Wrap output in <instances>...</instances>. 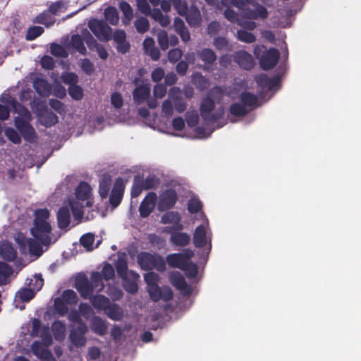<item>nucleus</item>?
Instances as JSON below:
<instances>
[{"label": "nucleus", "mask_w": 361, "mask_h": 361, "mask_svg": "<svg viewBox=\"0 0 361 361\" xmlns=\"http://www.w3.org/2000/svg\"><path fill=\"white\" fill-rule=\"evenodd\" d=\"M68 318L71 321L75 322V326L70 334L71 343L77 347L83 346L86 342L84 337V334L87 331L86 324L81 322L80 315L76 312H71L68 315Z\"/></svg>", "instance_id": "nucleus-11"}, {"label": "nucleus", "mask_w": 361, "mask_h": 361, "mask_svg": "<svg viewBox=\"0 0 361 361\" xmlns=\"http://www.w3.org/2000/svg\"><path fill=\"white\" fill-rule=\"evenodd\" d=\"M80 245L87 252L92 251L97 248L100 243L99 240H98L96 243H94V235L90 233L84 234L80 238Z\"/></svg>", "instance_id": "nucleus-31"}, {"label": "nucleus", "mask_w": 361, "mask_h": 361, "mask_svg": "<svg viewBox=\"0 0 361 361\" xmlns=\"http://www.w3.org/2000/svg\"><path fill=\"white\" fill-rule=\"evenodd\" d=\"M25 284L28 286L27 288L33 290L35 293L42 288L44 280L41 275L35 274L32 278L27 279Z\"/></svg>", "instance_id": "nucleus-39"}, {"label": "nucleus", "mask_w": 361, "mask_h": 361, "mask_svg": "<svg viewBox=\"0 0 361 361\" xmlns=\"http://www.w3.org/2000/svg\"><path fill=\"white\" fill-rule=\"evenodd\" d=\"M0 257L8 262L16 259L17 251L11 243L6 241L0 244Z\"/></svg>", "instance_id": "nucleus-25"}, {"label": "nucleus", "mask_w": 361, "mask_h": 361, "mask_svg": "<svg viewBox=\"0 0 361 361\" xmlns=\"http://www.w3.org/2000/svg\"><path fill=\"white\" fill-rule=\"evenodd\" d=\"M180 217L178 213L168 212L161 216V222L164 224H172L174 229L180 230L183 226L180 224Z\"/></svg>", "instance_id": "nucleus-26"}, {"label": "nucleus", "mask_w": 361, "mask_h": 361, "mask_svg": "<svg viewBox=\"0 0 361 361\" xmlns=\"http://www.w3.org/2000/svg\"><path fill=\"white\" fill-rule=\"evenodd\" d=\"M200 57L207 63H212L216 59V56L211 49H204L200 54Z\"/></svg>", "instance_id": "nucleus-58"}, {"label": "nucleus", "mask_w": 361, "mask_h": 361, "mask_svg": "<svg viewBox=\"0 0 361 361\" xmlns=\"http://www.w3.org/2000/svg\"><path fill=\"white\" fill-rule=\"evenodd\" d=\"M212 131L213 130L210 127L207 128L197 127L195 129V137L200 139L207 137L212 134Z\"/></svg>", "instance_id": "nucleus-62"}, {"label": "nucleus", "mask_w": 361, "mask_h": 361, "mask_svg": "<svg viewBox=\"0 0 361 361\" xmlns=\"http://www.w3.org/2000/svg\"><path fill=\"white\" fill-rule=\"evenodd\" d=\"M53 332L54 337L58 341H61L65 338L66 327L61 322H56L53 324Z\"/></svg>", "instance_id": "nucleus-46"}, {"label": "nucleus", "mask_w": 361, "mask_h": 361, "mask_svg": "<svg viewBox=\"0 0 361 361\" xmlns=\"http://www.w3.org/2000/svg\"><path fill=\"white\" fill-rule=\"evenodd\" d=\"M91 196V188L90 186L85 183H81L75 190V198L71 197L73 203L75 204H78L79 206L82 204V209L85 206L90 207L92 205V201L90 199Z\"/></svg>", "instance_id": "nucleus-17"}, {"label": "nucleus", "mask_w": 361, "mask_h": 361, "mask_svg": "<svg viewBox=\"0 0 361 361\" xmlns=\"http://www.w3.org/2000/svg\"><path fill=\"white\" fill-rule=\"evenodd\" d=\"M53 221L47 209H39L34 214L33 225L30 233L34 238H27L22 233H16L14 240L18 245L22 255L39 257L44 252L43 245L55 243L59 235L52 233Z\"/></svg>", "instance_id": "nucleus-1"}, {"label": "nucleus", "mask_w": 361, "mask_h": 361, "mask_svg": "<svg viewBox=\"0 0 361 361\" xmlns=\"http://www.w3.org/2000/svg\"><path fill=\"white\" fill-rule=\"evenodd\" d=\"M157 40L160 47L166 50L169 47V37L164 30H160L157 34Z\"/></svg>", "instance_id": "nucleus-54"}, {"label": "nucleus", "mask_w": 361, "mask_h": 361, "mask_svg": "<svg viewBox=\"0 0 361 361\" xmlns=\"http://www.w3.org/2000/svg\"><path fill=\"white\" fill-rule=\"evenodd\" d=\"M154 6L160 4L164 12L168 13L171 11V4L168 0H149ZM137 6L139 11L147 16H150L154 20L157 21L162 27H166L170 23L168 16L164 15L161 10L156 8L151 9L148 0H137Z\"/></svg>", "instance_id": "nucleus-4"}, {"label": "nucleus", "mask_w": 361, "mask_h": 361, "mask_svg": "<svg viewBox=\"0 0 361 361\" xmlns=\"http://www.w3.org/2000/svg\"><path fill=\"white\" fill-rule=\"evenodd\" d=\"M124 186L125 181L122 178H118L116 180L109 198V202L113 207H116L120 204L124 191Z\"/></svg>", "instance_id": "nucleus-22"}, {"label": "nucleus", "mask_w": 361, "mask_h": 361, "mask_svg": "<svg viewBox=\"0 0 361 361\" xmlns=\"http://www.w3.org/2000/svg\"><path fill=\"white\" fill-rule=\"evenodd\" d=\"M59 78L61 81L63 82L69 87H71V85L77 84L78 82V78L77 75L73 73L65 72L61 75V78Z\"/></svg>", "instance_id": "nucleus-50"}, {"label": "nucleus", "mask_w": 361, "mask_h": 361, "mask_svg": "<svg viewBox=\"0 0 361 361\" xmlns=\"http://www.w3.org/2000/svg\"><path fill=\"white\" fill-rule=\"evenodd\" d=\"M246 107L243 104L235 103L230 108V114L233 116H243L246 113Z\"/></svg>", "instance_id": "nucleus-56"}, {"label": "nucleus", "mask_w": 361, "mask_h": 361, "mask_svg": "<svg viewBox=\"0 0 361 361\" xmlns=\"http://www.w3.org/2000/svg\"><path fill=\"white\" fill-rule=\"evenodd\" d=\"M113 37L118 44V50L121 53H126L129 49V45L126 42V32L123 30H117L114 33Z\"/></svg>", "instance_id": "nucleus-33"}, {"label": "nucleus", "mask_w": 361, "mask_h": 361, "mask_svg": "<svg viewBox=\"0 0 361 361\" xmlns=\"http://www.w3.org/2000/svg\"><path fill=\"white\" fill-rule=\"evenodd\" d=\"M34 112L37 114L39 122L45 127H50L58 122V117L50 111L47 108L44 107L42 109H35Z\"/></svg>", "instance_id": "nucleus-21"}, {"label": "nucleus", "mask_w": 361, "mask_h": 361, "mask_svg": "<svg viewBox=\"0 0 361 361\" xmlns=\"http://www.w3.org/2000/svg\"><path fill=\"white\" fill-rule=\"evenodd\" d=\"M51 78L53 79V85L51 87L52 94L59 98L64 97L66 95V90L60 84L61 80L59 77L53 73Z\"/></svg>", "instance_id": "nucleus-35"}, {"label": "nucleus", "mask_w": 361, "mask_h": 361, "mask_svg": "<svg viewBox=\"0 0 361 361\" xmlns=\"http://www.w3.org/2000/svg\"><path fill=\"white\" fill-rule=\"evenodd\" d=\"M183 270L185 271L187 276L190 278H195L198 273L197 266L194 264L189 263L188 262H187L185 269H183Z\"/></svg>", "instance_id": "nucleus-64"}, {"label": "nucleus", "mask_w": 361, "mask_h": 361, "mask_svg": "<svg viewBox=\"0 0 361 361\" xmlns=\"http://www.w3.org/2000/svg\"><path fill=\"white\" fill-rule=\"evenodd\" d=\"M90 326L92 330L98 335L104 334L107 330V325L105 322L97 317H93Z\"/></svg>", "instance_id": "nucleus-37"}, {"label": "nucleus", "mask_w": 361, "mask_h": 361, "mask_svg": "<svg viewBox=\"0 0 361 361\" xmlns=\"http://www.w3.org/2000/svg\"><path fill=\"white\" fill-rule=\"evenodd\" d=\"M111 186V178L109 176H104L99 183V194L102 198L106 197Z\"/></svg>", "instance_id": "nucleus-44"}, {"label": "nucleus", "mask_w": 361, "mask_h": 361, "mask_svg": "<svg viewBox=\"0 0 361 361\" xmlns=\"http://www.w3.org/2000/svg\"><path fill=\"white\" fill-rule=\"evenodd\" d=\"M192 82L198 87L203 89L207 87V80L201 75L195 73L192 76Z\"/></svg>", "instance_id": "nucleus-63"}, {"label": "nucleus", "mask_w": 361, "mask_h": 361, "mask_svg": "<svg viewBox=\"0 0 361 361\" xmlns=\"http://www.w3.org/2000/svg\"><path fill=\"white\" fill-rule=\"evenodd\" d=\"M33 86L36 92L42 97H48L51 93V87L48 82L42 78H36L33 82Z\"/></svg>", "instance_id": "nucleus-30"}, {"label": "nucleus", "mask_w": 361, "mask_h": 361, "mask_svg": "<svg viewBox=\"0 0 361 361\" xmlns=\"http://www.w3.org/2000/svg\"><path fill=\"white\" fill-rule=\"evenodd\" d=\"M202 208V204L199 199L191 198L188 202V210L192 213L198 212Z\"/></svg>", "instance_id": "nucleus-60"}, {"label": "nucleus", "mask_w": 361, "mask_h": 361, "mask_svg": "<svg viewBox=\"0 0 361 361\" xmlns=\"http://www.w3.org/2000/svg\"><path fill=\"white\" fill-rule=\"evenodd\" d=\"M135 26L137 32L143 33L148 30L149 27V23L147 18L144 17H140L135 22Z\"/></svg>", "instance_id": "nucleus-51"}, {"label": "nucleus", "mask_w": 361, "mask_h": 361, "mask_svg": "<svg viewBox=\"0 0 361 361\" xmlns=\"http://www.w3.org/2000/svg\"><path fill=\"white\" fill-rule=\"evenodd\" d=\"M198 119V114L195 111H188L186 114L187 123L190 127H195L197 124Z\"/></svg>", "instance_id": "nucleus-61"}, {"label": "nucleus", "mask_w": 361, "mask_h": 361, "mask_svg": "<svg viewBox=\"0 0 361 361\" xmlns=\"http://www.w3.org/2000/svg\"><path fill=\"white\" fill-rule=\"evenodd\" d=\"M228 95L232 98H235L238 96L240 97L243 105L246 106H256L257 105V98L252 94L244 92V86L235 85L231 89Z\"/></svg>", "instance_id": "nucleus-16"}, {"label": "nucleus", "mask_w": 361, "mask_h": 361, "mask_svg": "<svg viewBox=\"0 0 361 361\" xmlns=\"http://www.w3.org/2000/svg\"><path fill=\"white\" fill-rule=\"evenodd\" d=\"M116 267L118 275L123 280L125 290L130 293L137 292V280L139 278V275L133 271H128L127 269V263L122 257H119L116 264Z\"/></svg>", "instance_id": "nucleus-10"}, {"label": "nucleus", "mask_w": 361, "mask_h": 361, "mask_svg": "<svg viewBox=\"0 0 361 361\" xmlns=\"http://www.w3.org/2000/svg\"><path fill=\"white\" fill-rule=\"evenodd\" d=\"M171 240L177 245H185L190 241V236L184 233H178L172 235Z\"/></svg>", "instance_id": "nucleus-47"}, {"label": "nucleus", "mask_w": 361, "mask_h": 361, "mask_svg": "<svg viewBox=\"0 0 361 361\" xmlns=\"http://www.w3.org/2000/svg\"><path fill=\"white\" fill-rule=\"evenodd\" d=\"M77 302L76 293L71 290H65L61 297L55 300L56 311L61 315H64L68 312L73 305Z\"/></svg>", "instance_id": "nucleus-12"}, {"label": "nucleus", "mask_w": 361, "mask_h": 361, "mask_svg": "<svg viewBox=\"0 0 361 361\" xmlns=\"http://www.w3.org/2000/svg\"><path fill=\"white\" fill-rule=\"evenodd\" d=\"M150 92L149 85L147 82L137 85L133 92L135 102L138 104L142 103L149 96Z\"/></svg>", "instance_id": "nucleus-28"}, {"label": "nucleus", "mask_w": 361, "mask_h": 361, "mask_svg": "<svg viewBox=\"0 0 361 361\" xmlns=\"http://www.w3.org/2000/svg\"><path fill=\"white\" fill-rule=\"evenodd\" d=\"M94 293H97L96 291H94L89 297L87 298H90L91 300V302L92 305L98 310H104L105 308L109 305L110 302L109 300L103 295H95L92 297Z\"/></svg>", "instance_id": "nucleus-36"}, {"label": "nucleus", "mask_w": 361, "mask_h": 361, "mask_svg": "<svg viewBox=\"0 0 361 361\" xmlns=\"http://www.w3.org/2000/svg\"><path fill=\"white\" fill-rule=\"evenodd\" d=\"M35 293L33 290L30 288H22L19 290L16 295V300L19 299L23 302H28L34 296Z\"/></svg>", "instance_id": "nucleus-45"}, {"label": "nucleus", "mask_w": 361, "mask_h": 361, "mask_svg": "<svg viewBox=\"0 0 361 361\" xmlns=\"http://www.w3.org/2000/svg\"><path fill=\"white\" fill-rule=\"evenodd\" d=\"M171 5L173 4L174 8L178 14H184L186 11L187 4L182 0H168Z\"/></svg>", "instance_id": "nucleus-57"}, {"label": "nucleus", "mask_w": 361, "mask_h": 361, "mask_svg": "<svg viewBox=\"0 0 361 361\" xmlns=\"http://www.w3.org/2000/svg\"><path fill=\"white\" fill-rule=\"evenodd\" d=\"M104 311L113 320H120L123 317V310L117 305L109 303Z\"/></svg>", "instance_id": "nucleus-38"}, {"label": "nucleus", "mask_w": 361, "mask_h": 361, "mask_svg": "<svg viewBox=\"0 0 361 361\" xmlns=\"http://www.w3.org/2000/svg\"><path fill=\"white\" fill-rule=\"evenodd\" d=\"M279 53L276 49L267 50L260 59V65L264 70L273 68L278 62Z\"/></svg>", "instance_id": "nucleus-23"}, {"label": "nucleus", "mask_w": 361, "mask_h": 361, "mask_svg": "<svg viewBox=\"0 0 361 361\" xmlns=\"http://www.w3.org/2000/svg\"><path fill=\"white\" fill-rule=\"evenodd\" d=\"M268 12L265 7L257 4L255 11H249L245 12L243 15L239 18L234 11L227 9L225 11V17L231 22H237L239 25L248 30H254L257 25L251 20L257 18H266Z\"/></svg>", "instance_id": "nucleus-5"}, {"label": "nucleus", "mask_w": 361, "mask_h": 361, "mask_svg": "<svg viewBox=\"0 0 361 361\" xmlns=\"http://www.w3.org/2000/svg\"><path fill=\"white\" fill-rule=\"evenodd\" d=\"M202 222L198 225L193 234V243L195 247L204 249L207 255L212 249V233L209 228V221L202 213L200 214Z\"/></svg>", "instance_id": "nucleus-8"}, {"label": "nucleus", "mask_w": 361, "mask_h": 361, "mask_svg": "<svg viewBox=\"0 0 361 361\" xmlns=\"http://www.w3.org/2000/svg\"><path fill=\"white\" fill-rule=\"evenodd\" d=\"M84 42L90 49L92 48V43L94 42V39L87 30H83L81 35H74L72 37L69 47L75 49L80 54H85L86 51Z\"/></svg>", "instance_id": "nucleus-13"}, {"label": "nucleus", "mask_w": 361, "mask_h": 361, "mask_svg": "<svg viewBox=\"0 0 361 361\" xmlns=\"http://www.w3.org/2000/svg\"><path fill=\"white\" fill-rule=\"evenodd\" d=\"M143 49L145 53L151 56L153 60H158L160 56L159 51L154 46V41L151 37H147L143 42Z\"/></svg>", "instance_id": "nucleus-32"}, {"label": "nucleus", "mask_w": 361, "mask_h": 361, "mask_svg": "<svg viewBox=\"0 0 361 361\" xmlns=\"http://www.w3.org/2000/svg\"><path fill=\"white\" fill-rule=\"evenodd\" d=\"M70 210H71L76 221H80L83 216L82 204L80 206L75 204L72 199H68L63 203L57 214L58 226L61 229H66L69 226L71 222Z\"/></svg>", "instance_id": "nucleus-9"}, {"label": "nucleus", "mask_w": 361, "mask_h": 361, "mask_svg": "<svg viewBox=\"0 0 361 361\" xmlns=\"http://www.w3.org/2000/svg\"><path fill=\"white\" fill-rule=\"evenodd\" d=\"M192 255V251L187 250L183 253L172 254L169 255L167 257V262L169 266L183 269H185L187 262Z\"/></svg>", "instance_id": "nucleus-20"}, {"label": "nucleus", "mask_w": 361, "mask_h": 361, "mask_svg": "<svg viewBox=\"0 0 361 361\" xmlns=\"http://www.w3.org/2000/svg\"><path fill=\"white\" fill-rule=\"evenodd\" d=\"M174 27L176 31L180 35L184 42H188L190 38V34L184 25L183 21L180 18H176L174 20Z\"/></svg>", "instance_id": "nucleus-41"}, {"label": "nucleus", "mask_w": 361, "mask_h": 361, "mask_svg": "<svg viewBox=\"0 0 361 361\" xmlns=\"http://www.w3.org/2000/svg\"><path fill=\"white\" fill-rule=\"evenodd\" d=\"M237 37L239 40L246 43H251L255 40V37L252 33L244 30H239Z\"/></svg>", "instance_id": "nucleus-55"}, {"label": "nucleus", "mask_w": 361, "mask_h": 361, "mask_svg": "<svg viewBox=\"0 0 361 361\" xmlns=\"http://www.w3.org/2000/svg\"><path fill=\"white\" fill-rule=\"evenodd\" d=\"M105 20L113 25H116L119 20V14L116 8L112 6L107 7L104 12Z\"/></svg>", "instance_id": "nucleus-42"}, {"label": "nucleus", "mask_w": 361, "mask_h": 361, "mask_svg": "<svg viewBox=\"0 0 361 361\" xmlns=\"http://www.w3.org/2000/svg\"><path fill=\"white\" fill-rule=\"evenodd\" d=\"M235 61L245 69L251 68L254 64L252 56L244 51H240L235 54Z\"/></svg>", "instance_id": "nucleus-27"}, {"label": "nucleus", "mask_w": 361, "mask_h": 361, "mask_svg": "<svg viewBox=\"0 0 361 361\" xmlns=\"http://www.w3.org/2000/svg\"><path fill=\"white\" fill-rule=\"evenodd\" d=\"M180 91L178 88L173 87L170 90L169 96L171 99L173 100L174 108L178 113H181L186 109V104L185 102L179 98Z\"/></svg>", "instance_id": "nucleus-29"}, {"label": "nucleus", "mask_w": 361, "mask_h": 361, "mask_svg": "<svg viewBox=\"0 0 361 361\" xmlns=\"http://www.w3.org/2000/svg\"><path fill=\"white\" fill-rule=\"evenodd\" d=\"M257 84L262 87L264 90L276 91L280 87L279 78H268L265 75H260L256 78Z\"/></svg>", "instance_id": "nucleus-24"}, {"label": "nucleus", "mask_w": 361, "mask_h": 361, "mask_svg": "<svg viewBox=\"0 0 361 361\" xmlns=\"http://www.w3.org/2000/svg\"><path fill=\"white\" fill-rule=\"evenodd\" d=\"M220 92L218 87L213 89L201 104V116L207 126L213 124L224 114L221 109L216 111L214 109V99H217L216 94H220Z\"/></svg>", "instance_id": "nucleus-6"}, {"label": "nucleus", "mask_w": 361, "mask_h": 361, "mask_svg": "<svg viewBox=\"0 0 361 361\" xmlns=\"http://www.w3.org/2000/svg\"><path fill=\"white\" fill-rule=\"evenodd\" d=\"M171 282L178 289L185 293H189L190 288L186 285L184 278L179 272H173L171 274Z\"/></svg>", "instance_id": "nucleus-34"}, {"label": "nucleus", "mask_w": 361, "mask_h": 361, "mask_svg": "<svg viewBox=\"0 0 361 361\" xmlns=\"http://www.w3.org/2000/svg\"><path fill=\"white\" fill-rule=\"evenodd\" d=\"M13 274V270L6 264L0 262V285L6 283L7 277Z\"/></svg>", "instance_id": "nucleus-48"}, {"label": "nucleus", "mask_w": 361, "mask_h": 361, "mask_svg": "<svg viewBox=\"0 0 361 361\" xmlns=\"http://www.w3.org/2000/svg\"><path fill=\"white\" fill-rule=\"evenodd\" d=\"M68 94L75 100H80L84 95L83 89L75 84L68 87Z\"/></svg>", "instance_id": "nucleus-49"}, {"label": "nucleus", "mask_w": 361, "mask_h": 361, "mask_svg": "<svg viewBox=\"0 0 361 361\" xmlns=\"http://www.w3.org/2000/svg\"><path fill=\"white\" fill-rule=\"evenodd\" d=\"M114 276V269L109 264L104 266L102 274L93 273L91 278V282H89L86 278L79 276L75 280V287L82 298L89 297L94 291L99 292L104 288L102 278L109 280Z\"/></svg>", "instance_id": "nucleus-3"}, {"label": "nucleus", "mask_w": 361, "mask_h": 361, "mask_svg": "<svg viewBox=\"0 0 361 361\" xmlns=\"http://www.w3.org/2000/svg\"><path fill=\"white\" fill-rule=\"evenodd\" d=\"M138 263L144 269L155 268L159 271L164 269L165 264L162 257L149 253H140L137 257Z\"/></svg>", "instance_id": "nucleus-14"}, {"label": "nucleus", "mask_w": 361, "mask_h": 361, "mask_svg": "<svg viewBox=\"0 0 361 361\" xmlns=\"http://www.w3.org/2000/svg\"><path fill=\"white\" fill-rule=\"evenodd\" d=\"M157 206V196L156 193L150 192L147 194L142 201L139 211L142 217H147Z\"/></svg>", "instance_id": "nucleus-19"}, {"label": "nucleus", "mask_w": 361, "mask_h": 361, "mask_svg": "<svg viewBox=\"0 0 361 361\" xmlns=\"http://www.w3.org/2000/svg\"><path fill=\"white\" fill-rule=\"evenodd\" d=\"M5 135L13 143H19L20 142V136L18 132L11 127H7L4 130Z\"/></svg>", "instance_id": "nucleus-53"}, {"label": "nucleus", "mask_w": 361, "mask_h": 361, "mask_svg": "<svg viewBox=\"0 0 361 361\" xmlns=\"http://www.w3.org/2000/svg\"><path fill=\"white\" fill-rule=\"evenodd\" d=\"M145 281L147 285V292L150 298L154 301L163 300L168 301L172 298L173 293L170 288L164 286L160 288L158 286L159 277L154 272H148L145 276Z\"/></svg>", "instance_id": "nucleus-7"}, {"label": "nucleus", "mask_w": 361, "mask_h": 361, "mask_svg": "<svg viewBox=\"0 0 361 361\" xmlns=\"http://www.w3.org/2000/svg\"><path fill=\"white\" fill-rule=\"evenodd\" d=\"M44 32V29L40 26H34L30 27L27 32L26 39L28 40H33Z\"/></svg>", "instance_id": "nucleus-52"}, {"label": "nucleus", "mask_w": 361, "mask_h": 361, "mask_svg": "<svg viewBox=\"0 0 361 361\" xmlns=\"http://www.w3.org/2000/svg\"><path fill=\"white\" fill-rule=\"evenodd\" d=\"M119 7L123 14V18L122 19L123 23L125 25H129L133 17V13L131 6L127 2L123 1L120 4Z\"/></svg>", "instance_id": "nucleus-43"}, {"label": "nucleus", "mask_w": 361, "mask_h": 361, "mask_svg": "<svg viewBox=\"0 0 361 361\" xmlns=\"http://www.w3.org/2000/svg\"><path fill=\"white\" fill-rule=\"evenodd\" d=\"M51 52L56 56L66 57L68 56V53L64 47L57 44H52L51 45Z\"/></svg>", "instance_id": "nucleus-59"}, {"label": "nucleus", "mask_w": 361, "mask_h": 361, "mask_svg": "<svg viewBox=\"0 0 361 361\" xmlns=\"http://www.w3.org/2000/svg\"><path fill=\"white\" fill-rule=\"evenodd\" d=\"M22 333L25 335L30 334L31 336L40 337L42 343L35 342L32 345L33 353L42 361H55L54 357L47 350V348L51 344V336L49 329L47 327L42 326L38 319H33L27 324L26 330L25 327L22 328Z\"/></svg>", "instance_id": "nucleus-2"}, {"label": "nucleus", "mask_w": 361, "mask_h": 361, "mask_svg": "<svg viewBox=\"0 0 361 361\" xmlns=\"http://www.w3.org/2000/svg\"><path fill=\"white\" fill-rule=\"evenodd\" d=\"M181 16H185L188 23L192 26H195L199 24L200 20V14L197 8L191 7L190 10L188 12V8L184 14Z\"/></svg>", "instance_id": "nucleus-40"}, {"label": "nucleus", "mask_w": 361, "mask_h": 361, "mask_svg": "<svg viewBox=\"0 0 361 361\" xmlns=\"http://www.w3.org/2000/svg\"><path fill=\"white\" fill-rule=\"evenodd\" d=\"M88 26L99 40L109 41L111 39V28L102 20L91 19Z\"/></svg>", "instance_id": "nucleus-15"}, {"label": "nucleus", "mask_w": 361, "mask_h": 361, "mask_svg": "<svg viewBox=\"0 0 361 361\" xmlns=\"http://www.w3.org/2000/svg\"><path fill=\"white\" fill-rule=\"evenodd\" d=\"M177 200V194L174 190L169 189L163 191L157 197V209L165 211L173 207Z\"/></svg>", "instance_id": "nucleus-18"}]
</instances>
